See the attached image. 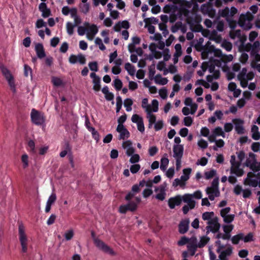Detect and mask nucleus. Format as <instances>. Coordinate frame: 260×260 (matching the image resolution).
Masks as SVG:
<instances>
[{
	"label": "nucleus",
	"instance_id": "nucleus-1",
	"mask_svg": "<svg viewBox=\"0 0 260 260\" xmlns=\"http://www.w3.org/2000/svg\"><path fill=\"white\" fill-rule=\"evenodd\" d=\"M18 234L19 241L22 247V251L26 253L27 251V241L28 239L25 233V228L23 224H19Z\"/></svg>",
	"mask_w": 260,
	"mask_h": 260
},
{
	"label": "nucleus",
	"instance_id": "nucleus-2",
	"mask_svg": "<svg viewBox=\"0 0 260 260\" xmlns=\"http://www.w3.org/2000/svg\"><path fill=\"white\" fill-rule=\"evenodd\" d=\"M200 11L204 15H207L211 18H214L216 14V11L214 8L213 4L207 2L201 5Z\"/></svg>",
	"mask_w": 260,
	"mask_h": 260
},
{
	"label": "nucleus",
	"instance_id": "nucleus-3",
	"mask_svg": "<svg viewBox=\"0 0 260 260\" xmlns=\"http://www.w3.org/2000/svg\"><path fill=\"white\" fill-rule=\"evenodd\" d=\"M30 116L32 122L36 125H41L45 123L44 114L35 109H32Z\"/></svg>",
	"mask_w": 260,
	"mask_h": 260
},
{
	"label": "nucleus",
	"instance_id": "nucleus-4",
	"mask_svg": "<svg viewBox=\"0 0 260 260\" xmlns=\"http://www.w3.org/2000/svg\"><path fill=\"white\" fill-rule=\"evenodd\" d=\"M0 69L3 75L5 77L6 79L8 81L9 84L11 88L13 89V91L15 92V87L14 81V78L12 74L10 73L9 70L4 67L3 65L0 66Z\"/></svg>",
	"mask_w": 260,
	"mask_h": 260
},
{
	"label": "nucleus",
	"instance_id": "nucleus-5",
	"mask_svg": "<svg viewBox=\"0 0 260 260\" xmlns=\"http://www.w3.org/2000/svg\"><path fill=\"white\" fill-rule=\"evenodd\" d=\"M94 243L99 249L102 250L104 252L109 253L111 255H113L114 254V252L113 249L101 240L98 238H94Z\"/></svg>",
	"mask_w": 260,
	"mask_h": 260
},
{
	"label": "nucleus",
	"instance_id": "nucleus-6",
	"mask_svg": "<svg viewBox=\"0 0 260 260\" xmlns=\"http://www.w3.org/2000/svg\"><path fill=\"white\" fill-rule=\"evenodd\" d=\"M137 204L133 201H132L128 202L127 204L120 206L119 208V211L121 213L125 214L128 211L134 212L137 210Z\"/></svg>",
	"mask_w": 260,
	"mask_h": 260
},
{
	"label": "nucleus",
	"instance_id": "nucleus-7",
	"mask_svg": "<svg viewBox=\"0 0 260 260\" xmlns=\"http://www.w3.org/2000/svg\"><path fill=\"white\" fill-rule=\"evenodd\" d=\"M90 77L92 79L93 84V89L95 91H99L101 90V78L94 72L91 73Z\"/></svg>",
	"mask_w": 260,
	"mask_h": 260
},
{
	"label": "nucleus",
	"instance_id": "nucleus-8",
	"mask_svg": "<svg viewBox=\"0 0 260 260\" xmlns=\"http://www.w3.org/2000/svg\"><path fill=\"white\" fill-rule=\"evenodd\" d=\"M181 203L182 197L180 195L171 198L168 200V205L170 209H174L175 206L180 205Z\"/></svg>",
	"mask_w": 260,
	"mask_h": 260
},
{
	"label": "nucleus",
	"instance_id": "nucleus-9",
	"mask_svg": "<svg viewBox=\"0 0 260 260\" xmlns=\"http://www.w3.org/2000/svg\"><path fill=\"white\" fill-rule=\"evenodd\" d=\"M184 147L182 145L173 146V156L175 158L181 159L183 154Z\"/></svg>",
	"mask_w": 260,
	"mask_h": 260
},
{
	"label": "nucleus",
	"instance_id": "nucleus-10",
	"mask_svg": "<svg viewBox=\"0 0 260 260\" xmlns=\"http://www.w3.org/2000/svg\"><path fill=\"white\" fill-rule=\"evenodd\" d=\"M39 10L42 12V16L43 18H47L51 15V12L45 3L42 2L39 6Z\"/></svg>",
	"mask_w": 260,
	"mask_h": 260
},
{
	"label": "nucleus",
	"instance_id": "nucleus-11",
	"mask_svg": "<svg viewBox=\"0 0 260 260\" xmlns=\"http://www.w3.org/2000/svg\"><path fill=\"white\" fill-rule=\"evenodd\" d=\"M189 224V219H186L181 221L178 225L179 232L181 234L186 233L188 230Z\"/></svg>",
	"mask_w": 260,
	"mask_h": 260
},
{
	"label": "nucleus",
	"instance_id": "nucleus-12",
	"mask_svg": "<svg viewBox=\"0 0 260 260\" xmlns=\"http://www.w3.org/2000/svg\"><path fill=\"white\" fill-rule=\"evenodd\" d=\"M233 121L235 122V130L238 134L244 133V128L243 126V120L240 119H235Z\"/></svg>",
	"mask_w": 260,
	"mask_h": 260
},
{
	"label": "nucleus",
	"instance_id": "nucleus-13",
	"mask_svg": "<svg viewBox=\"0 0 260 260\" xmlns=\"http://www.w3.org/2000/svg\"><path fill=\"white\" fill-rule=\"evenodd\" d=\"M35 51L38 58L42 59L46 56V53L42 44L38 43L36 44Z\"/></svg>",
	"mask_w": 260,
	"mask_h": 260
},
{
	"label": "nucleus",
	"instance_id": "nucleus-14",
	"mask_svg": "<svg viewBox=\"0 0 260 260\" xmlns=\"http://www.w3.org/2000/svg\"><path fill=\"white\" fill-rule=\"evenodd\" d=\"M130 25L129 23L127 20H123L122 21H119L117 22L113 27V29L114 31L119 32L121 28H124L125 29L129 28Z\"/></svg>",
	"mask_w": 260,
	"mask_h": 260
},
{
	"label": "nucleus",
	"instance_id": "nucleus-15",
	"mask_svg": "<svg viewBox=\"0 0 260 260\" xmlns=\"http://www.w3.org/2000/svg\"><path fill=\"white\" fill-rule=\"evenodd\" d=\"M223 230L224 234H223V240H229L231 238V232L234 228V225L232 224L230 225H223Z\"/></svg>",
	"mask_w": 260,
	"mask_h": 260
},
{
	"label": "nucleus",
	"instance_id": "nucleus-16",
	"mask_svg": "<svg viewBox=\"0 0 260 260\" xmlns=\"http://www.w3.org/2000/svg\"><path fill=\"white\" fill-rule=\"evenodd\" d=\"M209 253L210 260H229V258L221 252L218 255L219 259L216 258V254L212 251L211 247L209 248Z\"/></svg>",
	"mask_w": 260,
	"mask_h": 260
},
{
	"label": "nucleus",
	"instance_id": "nucleus-17",
	"mask_svg": "<svg viewBox=\"0 0 260 260\" xmlns=\"http://www.w3.org/2000/svg\"><path fill=\"white\" fill-rule=\"evenodd\" d=\"M146 112H147V117L149 119V127L150 128L152 124L155 122L156 117L154 115L151 114L152 109L150 105L147 106Z\"/></svg>",
	"mask_w": 260,
	"mask_h": 260
},
{
	"label": "nucleus",
	"instance_id": "nucleus-18",
	"mask_svg": "<svg viewBox=\"0 0 260 260\" xmlns=\"http://www.w3.org/2000/svg\"><path fill=\"white\" fill-rule=\"evenodd\" d=\"M175 49L176 50V52L174 54L173 62L174 64H176L178 61V57L182 54L181 45L180 44H176L175 46Z\"/></svg>",
	"mask_w": 260,
	"mask_h": 260
},
{
	"label": "nucleus",
	"instance_id": "nucleus-19",
	"mask_svg": "<svg viewBox=\"0 0 260 260\" xmlns=\"http://www.w3.org/2000/svg\"><path fill=\"white\" fill-rule=\"evenodd\" d=\"M240 166L236 165L234 167H231V174H235L238 177L242 176L244 174V171L242 169L240 168Z\"/></svg>",
	"mask_w": 260,
	"mask_h": 260
},
{
	"label": "nucleus",
	"instance_id": "nucleus-20",
	"mask_svg": "<svg viewBox=\"0 0 260 260\" xmlns=\"http://www.w3.org/2000/svg\"><path fill=\"white\" fill-rule=\"evenodd\" d=\"M218 17H223L225 18V20H226V18H230V9L228 7H226L223 9H219L218 12Z\"/></svg>",
	"mask_w": 260,
	"mask_h": 260
},
{
	"label": "nucleus",
	"instance_id": "nucleus-21",
	"mask_svg": "<svg viewBox=\"0 0 260 260\" xmlns=\"http://www.w3.org/2000/svg\"><path fill=\"white\" fill-rule=\"evenodd\" d=\"M155 82L159 85H166L168 80L166 78H162L160 74H157L154 77Z\"/></svg>",
	"mask_w": 260,
	"mask_h": 260
},
{
	"label": "nucleus",
	"instance_id": "nucleus-22",
	"mask_svg": "<svg viewBox=\"0 0 260 260\" xmlns=\"http://www.w3.org/2000/svg\"><path fill=\"white\" fill-rule=\"evenodd\" d=\"M215 49V47L213 45H211L210 46H206L205 47H202V58H204V55H206V57H207L208 53L210 52H212L214 51V50Z\"/></svg>",
	"mask_w": 260,
	"mask_h": 260
},
{
	"label": "nucleus",
	"instance_id": "nucleus-23",
	"mask_svg": "<svg viewBox=\"0 0 260 260\" xmlns=\"http://www.w3.org/2000/svg\"><path fill=\"white\" fill-rule=\"evenodd\" d=\"M210 241V238L206 236H204L201 237L200 240L199 242L197 244V246L199 248H202L204 247Z\"/></svg>",
	"mask_w": 260,
	"mask_h": 260
},
{
	"label": "nucleus",
	"instance_id": "nucleus-24",
	"mask_svg": "<svg viewBox=\"0 0 260 260\" xmlns=\"http://www.w3.org/2000/svg\"><path fill=\"white\" fill-rule=\"evenodd\" d=\"M125 69L127 71L128 74L131 76H134L136 72L135 67L129 62L125 64Z\"/></svg>",
	"mask_w": 260,
	"mask_h": 260
},
{
	"label": "nucleus",
	"instance_id": "nucleus-25",
	"mask_svg": "<svg viewBox=\"0 0 260 260\" xmlns=\"http://www.w3.org/2000/svg\"><path fill=\"white\" fill-rule=\"evenodd\" d=\"M144 22L145 23L144 27L146 28L147 26V24L148 23H153L154 24H157L158 23V19L154 17H152L150 18H145Z\"/></svg>",
	"mask_w": 260,
	"mask_h": 260
},
{
	"label": "nucleus",
	"instance_id": "nucleus-26",
	"mask_svg": "<svg viewBox=\"0 0 260 260\" xmlns=\"http://www.w3.org/2000/svg\"><path fill=\"white\" fill-rule=\"evenodd\" d=\"M251 19L250 18L249 15L242 14L239 17L238 24L240 26V21H241L243 23H245L248 21L249 22Z\"/></svg>",
	"mask_w": 260,
	"mask_h": 260
},
{
	"label": "nucleus",
	"instance_id": "nucleus-27",
	"mask_svg": "<svg viewBox=\"0 0 260 260\" xmlns=\"http://www.w3.org/2000/svg\"><path fill=\"white\" fill-rule=\"evenodd\" d=\"M133 102L131 99L127 98L124 100V106L126 108V110L128 112L132 110V106Z\"/></svg>",
	"mask_w": 260,
	"mask_h": 260
},
{
	"label": "nucleus",
	"instance_id": "nucleus-28",
	"mask_svg": "<svg viewBox=\"0 0 260 260\" xmlns=\"http://www.w3.org/2000/svg\"><path fill=\"white\" fill-rule=\"evenodd\" d=\"M169 161V159L167 158H162L161 159L160 168L162 171H165L167 169Z\"/></svg>",
	"mask_w": 260,
	"mask_h": 260
},
{
	"label": "nucleus",
	"instance_id": "nucleus-29",
	"mask_svg": "<svg viewBox=\"0 0 260 260\" xmlns=\"http://www.w3.org/2000/svg\"><path fill=\"white\" fill-rule=\"evenodd\" d=\"M113 83L115 89L117 91L120 90L122 87V82L119 78H116L114 80Z\"/></svg>",
	"mask_w": 260,
	"mask_h": 260
},
{
	"label": "nucleus",
	"instance_id": "nucleus-30",
	"mask_svg": "<svg viewBox=\"0 0 260 260\" xmlns=\"http://www.w3.org/2000/svg\"><path fill=\"white\" fill-rule=\"evenodd\" d=\"M214 213L213 212H205L202 214V218L204 220H210L213 217Z\"/></svg>",
	"mask_w": 260,
	"mask_h": 260
},
{
	"label": "nucleus",
	"instance_id": "nucleus-31",
	"mask_svg": "<svg viewBox=\"0 0 260 260\" xmlns=\"http://www.w3.org/2000/svg\"><path fill=\"white\" fill-rule=\"evenodd\" d=\"M243 234L240 233L238 235L234 236L232 238V241L234 244H238L240 240L243 239Z\"/></svg>",
	"mask_w": 260,
	"mask_h": 260
},
{
	"label": "nucleus",
	"instance_id": "nucleus-32",
	"mask_svg": "<svg viewBox=\"0 0 260 260\" xmlns=\"http://www.w3.org/2000/svg\"><path fill=\"white\" fill-rule=\"evenodd\" d=\"M213 134H214L216 137L219 136H221L223 138L225 137V134L223 132L222 128L219 126L216 127L213 130Z\"/></svg>",
	"mask_w": 260,
	"mask_h": 260
},
{
	"label": "nucleus",
	"instance_id": "nucleus-33",
	"mask_svg": "<svg viewBox=\"0 0 260 260\" xmlns=\"http://www.w3.org/2000/svg\"><path fill=\"white\" fill-rule=\"evenodd\" d=\"M187 249L190 252V255L193 256L195 254V253L197 251V248H199L197 246V244H189L187 245Z\"/></svg>",
	"mask_w": 260,
	"mask_h": 260
},
{
	"label": "nucleus",
	"instance_id": "nucleus-34",
	"mask_svg": "<svg viewBox=\"0 0 260 260\" xmlns=\"http://www.w3.org/2000/svg\"><path fill=\"white\" fill-rule=\"evenodd\" d=\"M258 49H252L251 51V55L254 58L255 61H260V54L258 53Z\"/></svg>",
	"mask_w": 260,
	"mask_h": 260
},
{
	"label": "nucleus",
	"instance_id": "nucleus-35",
	"mask_svg": "<svg viewBox=\"0 0 260 260\" xmlns=\"http://www.w3.org/2000/svg\"><path fill=\"white\" fill-rule=\"evenodd\" d=\"M149 77L150 79L152 80L154 77V74L155 73V64L153 63L149 67Z\"/></svg>",
	"mask_w": 260,
	"mask_h": 260
},
{
	"label": "nucleus",
	"instance_id": "nucleus-36",
	"mask_svg": "<svg viewBox=\"0 0 260 260\" xmlns=\"http://www.w3.org/2000/svg\"><path fill=\"white\" fill-rule=\"evenodd\" d=\"M130 134L128 130L126 128L123 131L120 133L118 137L119 140H124L125 138H128L129 137Z\"/></svg>",
	"mask_w": 260,
	"mask_h": 260
},
{
	"label": "nucleus",
	"instance_id": "nucleus-37",
	"mask_svg": "<svg viewBox=\"0 0 260 260\" xmlns=\"http://www.w3.org/2000/svg\"><path fill=\"white\" fill-rule=\"evenodd\" d=\"M122 105V99L120 96H117L116 97V112L118 113Z\"/></svg>",
	"mask_w": 260,
	"mask_h": 260
},
{
	"label": "nucleus",
	"instance_id": "nucleus-38",
	"mask_svg": "<svg viewBox=\"0 0 260 260\" xmlns=\"http://www.w3.org/2000/svg\"><path fill=\"white\" fill-rule=\"evenodd\" d=\"M76 26L73 24L71 22H68L67 23V30L69 35H72L74 33V28Z\"/></svg>",
	"mask_w": 260,
	"mask_h": 260
},
{
	"label": "nucleus",
	"instance_id": "nucleus-39",
	"mask_svg": "<svg viewBox=\"0 0 260 260\" xmlns=\"http://www.w3.org/2000/svg\"><path fill=\"white\" fill-rule=\"evenodd\" d=\"M230 36L232 39H235L236 37L238 38H241L242 36L241 31L240 29H238L235 30V32L231 31L230 32Z\"/></svg>",
	"mask_w": 260,
	"mask_h": 260
},
{
	"label": "nucleus",
	"instance_id": "nucleus-40",
	"mask_svg": "<svg viewBox=\"0 0 260 260\" xmlns=\"http://www.w3.org/2000/svg\"><path fill=\"white\" fill-rule=\"evenodd\" d=\"M216 174V171L212 169L210 171L206 172L205 173V176L206 179H210L213 178Z\"/></svg>",
	"mask_w": 260,
	"mask_h": 260
},
{
	"label": "nucleus",
	"instance_id": "nucleus-41",
	"mask_svg": "<svg viewBox=\"0 0 260 260\" xmlns=\"http://www.w3.org/2000/svg\"><path fill=\"white\" fill-rule=\"evenodd\" d=\"M182 23L181 21H178L177 22L175 25H173L171 27V31L173 33L176 32L182 26Z\"/></svg>",
	"mask_w": 260,
	"mask_h": 260
},
{
	"label": "nucleus",
	"instance_id": "nucleus-42",
	"mask_svg": "<svg viewBox=\"0 0 260 260\" xmlns=\"http://www.w3.org/2000/svg\"><path fill=\"white\" fill-rule=\"evenodd\" d=\"M88 66L91 71L93 72L98 71V64L96 61L90 62L88 63Z\"/></svg>",
	"mask_w": 260,
	"mask_h": 260
},
{
	"label": "nucleus",
	"instance_id": "nucleus-43",
	"mask_svg": "<svg viewBox=\"0 0 260 260\" xmlns=\"http://www.w3.org/2000/svg\"><path fill=\"white\" fill-rule=\"evenodd\" d=\"M204 39L203 38H200L198 41L197 43L194 45V47L198 51H202V47H205V46H203L202 45Z\"/></svg>",
	"mask_w": 260,
	"mask_h": 260
},
{
	"label": "nucleus",
	"instance_id": "nucleus-44",
	"mask_svg": "<svg viewBox=\"0 0 260 260\" xmlns=\"http://www.w3.org/2000/svg\"><path fill=\"white\" fill-rule=\"evenodd\" d=\"M240 26L245 30H248L252 28V25L250 21H248L245 23H243L241 21H240Z\"/></svg>",
	"mask_w": 260,
	"mask_h": 260
},
{
	"label": "nucleus",
	"instance_id": "nucleus-45",
	"mask_svg": "<svg viewBox=\"0 0 260 260\" xmlns=\"http://www.w3.org/2000/svg\"><path fill=\"white\" fill-rule=\"evenodd\" d=\"M64 150L67 151L68 153V156L73 154L72 151V146L70 144V143L69 141H67L64 142Z\"/></svg>",
	"mask_w": 260,
	"mask_h": 260
},
{
	"label": "nucleus",
	"instance_id": "nucleus-46",
	"mask_svg": "<svg viewBox=\"0 0 260 260\" xmlns=\"http://www.w3.org/2000/svg\"><path fill=\"white\" fill-rule=\"evenodd\" d=\"M30 73L31 77H32V70L31 68L26 64L24 66V75L25 77H27L28 76V73Z\"/></svg>",
	"mask_w": 260,
	"mask_h": 260
},
{
	"label": "nucleus",
	"instance_id": "nucleus-47",
	"mask_svg": "<svg viewBox=\"0 0 260 260\" xmlns=\"http://www.w3.org/2000/svg\"><path fill=\"white\" fill-rule=\"evenodd\" d=\"M207 223L208 225L219 226L220 228V224L218 222V218L217 217L212 218L210 220L208 221Z\"/></svg>",
	"mask_w": 260,
	"mask_h": 260
},
{
	"label": "nucleus",
	"instance_id": "nucleus-48",
	"mask_svg": "<svg viewBox=\"0 0 260 260\" xmlns=\"http://www.w3.org/2000/svg\"><path fill=\"white\" fill-rule=\"evenodd\" d=\"M95 43L96 45H99L100 49L104 51L106 49L105 46L103 44L102 40L100 38H96L95 40Z\"/></svg>",
	"mask_w": 260,
	"mask_h": 260
},
{
	"label": "nucleus",
	"instance_id": "nucleus-49",
	"mask_svg": "<svg viewBox=\"0 0 260 260\" xmlns=\"http://www.w3.org/2000/svg\"><path fill=\"white\" fill-rule=\"evenodd\" d=\"M52 82L56 86H60L62 84V81L60 78L55 77L52 78Z\"/></svg>",
	"mask_w": 260,
	"mask_h": 260
},
{
	"label": "nucleus",
	"instance_id": "nucleus-50",
	"mask_svg": "<svg viewBox=\"0 0 260 260\" xmlns=\"http://www.w3.org/2000/svg\"><path fill=\"white\" fill-rule=\"evenodd\" d=\"M141 166L139 164H134L131 166L130 171L133 174L137 173L140 169Z\"/></svg>",
	"mask_w": 260,
	"mask_h": 260
},
{
	"label": "nucleus",
	"instance_id": "nucleus-51",
	"mask_svg": "<svg viewBox=\"0 0 260 260\" xmlns=\"http://www.w3.org/2000/svg\"><path fill=\"white\" fill-rule=\"evenodd\" d=\"M234 217H235L234 214H231V215H226V216H224L222 218H223V221L225 223H230L234 220Z\"/></svg>",
	"mask_w": 260,
	"mask_h": 260
},
{
	"label": "nucleus",
	"instance_id": "nucleus-52",
	"mask_svg": "<svg viewBox=\"0 0 260 260\" xmlns=\"http://www.w3.org/2000/svg\"><path fill=\"white\" fill-rule=\"evenodd\" d=\"M91 130V134L93 139L96 140V142H98L100 140V135L97 131L94 128H90Z\"/></svg>",
	"mask_w": 260,
	"mask_h": 260
},
{
	"label": "nucleus",
	"instance_id": "nucleus-53",
	"mask_svg": "<svg viewBox=\"0 0 260 260\" xmlns=\"http://www.w3.org/2000/svg\"><path fill=\"white\" fill-rule=\"evenodd\" d=\"M80 8L82 13L86 14L89 10V5L87 3H84V4L80 6Z\"/></svg>",
	"mask_w": 260,
	"mask_h": 260
},
{
	"label": "nucleus",
	"instance_id": "nucleus-54",
	"mask_svg": "<svg viewBox=\"0 0 260 260\" xmlns=\"http://www.w3.org/2000/svg\"><path fill=\"white\" fill-rule=\"evenodd\" d=\"M209 62H212L215 66L220 67L221 66L222 61L220 59H215L213 57H210Z\"/></svg>",
	"mask_w": 260,
	"mask_h": 260
},
{
	"label": "nucleus",
	"instance_id": "nucleus-55",
	"mask_svg": "<svg viewBox=\"0 0 260 260\" xmlns=\"http://www.w3.org/2000/svg\"><path fill=\"white\" fill-rule=\"evenodd\" d=\"M184 124L186 126H190L193 122V120L190 116H186L183 119Z\"/></svg>",
	"mask_w": 260,
	"mask_h": 260
},
{
	"label": "nucleus",
	"instance_id": "nucleus-56",
	"mask_svg": "<svg viewBox=\"0 0 260 260\" xmlns=\"http://www.w3.org/2000/svg\"><path fill=\"white\" fill-rule=\"evenodd\" d=\"M222 46L228 51H230L232 49V44L228 41H224L222 44Z\"/></svg>",
	"mask_w": 260,
	"mask_h": 260
},
{
	"label": "nucleus",
	"instance_id": "nucleus-57",
	"mask_svg": "<svg viewBox=\"0 0 260 260\" xmlns=\"http://www.w3.org/2000/svg\"><path fill=\"white\" fill-rule=\"evenodd\" d=\"M252 167H251L250 169L253 171H260V162L256 161V160L253 161Z\"/></svg>",
	"mask_w": 260,
	"mask_h": 260
},
{
	"label": "nucleus",
	"instance_id": "nucleus-58",
	"mask_svg": "<svg viewBox=\"0 0 260 260\" xmlns=\"http://www.w3.org/2000/svg\"><path fill=\"white\" fill-rule=\"evenodd\" d=\"M192 198L191 194H185L182 197V201H183L184 202L188 203L192 200Z\"/></svg>",
	"mask_w": 260,
	"mask_h": 260
},
{
	"label": "nucleus",
	"instance_id": "nucleus-59",
	"mask_svg": "<svg viewBox=\"0 0 260 260\" xmlns=\"http://www.w3.org/2000/svg\"><path fill=\"white\" fill-rule=\"evenodd\" d=\"M226 21L228 22L230 27L232 29H234L236 26V21L231 18H226Z\"/></svg>",
	"mask_w": 260,
	"mask_h": 260
},
{
	"label": "nucleus",
	"instance_id": "nucleus-60",
	"mask_svg": "<svg viewBox=\"0 0 260 260\" xmlns=\"http://www.w3.org/2000/svg\"><path fill=\"white\" fill-rule=\"evenodd\" d=\"M46 26V23L42 19H39L36 23V27L38 28Z\"/></svg>",
	"mask_w": 260,
	"mask_h": 260
},
{
	"label": "nucleus",
	"instance_id": "nucleus-61",
	"mask_svg": "<svg viewBox=\"0 0 260 260\" xmlns=\"http://www.w3.org/2000/svg\"><path fill=\"white\" fill-rule=\"evenodd\" d=\"M159 95L162 99H166L167 98V90L165 87H163L159 91Z\"/></svg>",
	"mask_w": 260,
	"mask_h": 260
},
{
	"label": "nucleus",
	"instance_id": "nucleus-62",
	"mask_svg": "<svg viewBox=\"0 0 260 260\" xmlns=\"http://www.w3.org/2000/svg\"><path fill=\"white\" fill-rule=\"evenodd\" d=\"M243 239L244 242L253 241L254 240L253 234L252 233H249L246 236L243 237Z\"/></svg>",
	"mask_w": 260,
	"mask_h": 260
},
{
	"label": "nucleus",
	"instance_id": "nucleus-63",
	"mask_svg": "<svg viewBox=\"0 0 260 260\" xmlns=\"http://www.w3.org/2000/svg\"><path fill=\"white\" fill-rule=\"evenodd\" d=\"M185 184V182L182 181L180 179L176 178L173 182V186L176 187L178 185H180L181 187H183Z\"/></svg>",
	"mask_w": 260,
	"mask_h": 260
},
{
	"label": "nucleus",
	"instance_id": "nucleus-64",
	"mask_svg": "<svg viewBox=\"0 0 260 260\" xmlns=\"http://www.w3.org/2000/svg\"><path fill=\"white\" fill-rule=\"evenodd\" d=\"M140 160V156L138 154H135L132 155L129 161L132 164H135Z\"/></svg>",
	"mask_w": 260,
	"mask_h": 260
}]
</instances>
